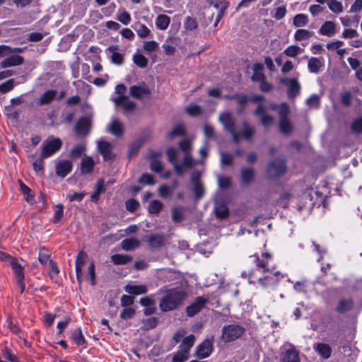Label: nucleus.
<instances>
[{
	"label": "nucleus",
	"instance_id": "e2e57ef3",
	"mask_svg": "<svg viewBox=\"0 0 362 362\" xmlns=\"http://www.w3.org/2000/svg\"><path fill=\"white\" fill-rule=\"evenodd\" d=\"M64 216V206L62 204H59L57 205L56 209L54 211V222L58 223L59 222Z\"/></svg>",
	"mask_w": 362,
	"mask_h": 362
},
{
	"label": "nucleus",
	"instance_id": "5701e85b",
	"mask_svg": "<svg viewBox=\"0 0 362 362\" xmlns=\"http://www.w3.org/2000/svg\"><path fill=\"white\" fill-rule=\"evenodd\" d=\"M354 305L353 300L351 298H341L337 305L335 310L339 313H344L352 309Z\"/></svg>",
	"mask_w": 362,
	"mask_h": 362
},
{
	"label": "nucleus",
	"instance_id": "0eeeda50",
	"mask_svg": "<svg viewBox=\"0 0 362 362\" xmlns=\"http://www.w3.org/2000/svg\"><path fill=\"white\" fill-rule=\"evenodd\" d=\"M208 303V299L202 296L197 297L186 308V313L189 317H193L199 313Z\"/></svg>",
	"mask_w": 362,
	"mask_h": 362
},
{
	"label": "nucleus",
	"instance_id": "7c9ffc66",
	"mask_svg": "<svg viewBox=\"0 0 362 362\" xmlns=\"http://www.w3.org/2000/svg\"><path fill=\"white\" fill-rule=\"evenodd\" d=\"M117 47L115 46H110L107 48V50L112 53L111 55V62L117 65H122L124 62V57L122 54L117 52Z\"/></svg>",
	"mask_w": 362,
	"mask_h": 362
},
{
	"label": "nucleus",
	"instance_id": "f257e3e1",
	"mask_svg": "<svg viewBox=\"0 0 362 362\" xmlns=\"http://www.w3.org/2000/svg\"><path fill=\"white\" fill-rule=\"evenodd\" d=\"M251 262L256 269L243 272V276L247 277L250 284H258L263 288L275 286L284 275L274 265H272V255L270 253H262L259 257L257 255L250 257Z\"/></svg>",
	"mask_w": 362,
	"mask_h": 362
},
{
	"label": "nucleus",
	"instance_id": "a18cd8bd",
	"mask_svg": "<svg viewBox=\"0 0 362 362\" xmlns=\"http://www.w3.org/2000/svg\"><path fill=\"white\" fill-rule=\"evenodd\" d=\"M327 5L329 8L335 13H340L343 11L341 3L337 0H329Z\"/></svg>",
	"mask_w": 362,
	"mask_h": 362
},
{
	"label": "nucleus",
	"instance_id": "8fccbe9b",
	"mask_svg": "<svg viewBox=\"0 0 362 362\" xmlns=\"http://www.w3.org/2000/svg\"><path fill=\"white\" fill-rule=\"evenodd\" d=\"M235 99L236 100L238 104L240 106L239 112H242L244 110L245 106L247 103L249 98L246 95L244 94H235Z\"/></svg>",
	"mask_w": 362,
	"mask_h": 362
},
{
	"label": "nucleus",
	"instance_id": "c756f323",
	"mask_svg": "<svg viewBox=\"0 0 362 362\" xmlns=\"http://www.w3.org/2000/svg\"><path fill=\"white\" fill-rule=\"evenodd\" d=\"M195 341V337L193 334H190L183 338L182 343L180 346V349L185 351V353H189L191 348L193 346Z\"/></svg>",
	"mask_w": 362,
	"mask_h": 362
},
{
	"label": "nucleus",
	"instance_id": "58836bf2",
	"mask_svg": "<svg viewBox=\"0 0 362 362\" xmlns=\"http://www.w3.org/2000/svg\"><path fill=\"white\" fill-rule=\"evenodd\" d=\"M254 177V170L250 168H244L241 170V180L245 184H249Z\"/></svg>",
	"mask_w": 362,
	"mask_h": 362
},
{
	"label": "nucleus",
	"instance_id": "1a4fd4ad",
	"mask_svg": "<svg viewBox=\"0 0 362 362\" xmlns=\"http://www.w3.org/2000/svg\"><path fill=\"white\" fill-rule=\"evenodd\" d=\"M214 349L213 340L206 339L197 348L196 355L199 358H206Z\"/></svg>",
	"mask_w": 362,
	"mask_h": 362
},
{
	"label": "nucleus",
	"instance_id": "69168bd1",
	"mask_svg": "<svg viewBox=\"0 0 362 362\" xmlns=\"http://www.w3.org/2000/svg\"><path fill=\"white\" fill-rule=\"evenodd\" d=\"M137 35L141 37H146L149 35L151 30L144 24H139V28L136 29Z\"/></svg>",
	"mask_w": 362,
	"mask_h": 362
},
{
	"label": "nucleus",
	"instance_id": "864d4df0",
	"mask_svg": "<svg viewBox=\"0 0 362 362\" xmlns=\"http://www.w3.org/2000/svg\"><path fill=\"white\" fill-rule=\"evenodd\" d=\"M38 259L42 264H46L47 263L49 264V261H52L50 259V255L45 249L40 250Z\"/></svg>",
	"mask_w": 362,
	"mask_h": 362
},
{
	"label": "nucleus",
	"instance_id": "13d9d810",
	"mask_svg": "<svg viewBox=\"0 0 362 362\" xmlns=\"http://www.w3.org/2000/svg\"><path fill=\"white\" fill-rule=\"evenodd\" d=\"M139 182L144 185H153L155 180L152 175L144 173L139 177Z\"/></svg>",
	"mask_w": 362,
	"mask_h": 362
},
{
	"label": "nucleus",
	"instance_id": "6e6d98bb",
	"mask_svg": "<svg viewBox=\"0 0 362 362\" xmlns=\"http://www.w3.org/2000/svg\"><path fill=\"white\" fill-rule=\"evenodd\" d=\"M189 354L179 350L173 356V362H185L188 359Z\"/></svg>",
	"mask_w": 362,
	"mask_h": 362
},
{
	"label": "nucleus",
	"instance_id": "423d86ee",
	"mask_svg": "<svg viewBox=\"0 0 362 362\" xmlns=\"http://www.w3.org/2000/svg\"><path fill=\"white\" fill-rule=\"evenodd\" d=\"M290 108L284 105L280 111L279 129L281 133L289 135L293 131V125L288 119Z\"/></svg>",
	"mask_w": 362,
	"mask_h": 362
},
{
	"label": "nucleus",
	"instance_id": "a878e982",
	"mask_svg": "<svg viewBox=\"0 0 362 362\" xmlns=\"http://www.w3.org/2000/svg\"><path fill=\"white\" fill-rule=\"evenodd\" d=\"M11 268L13 271L15 276L18 280L25 279L24 276V267L15 259L11 264Z\"/></svg>",
	"mask_w": 362,
	"mask_h": 362
},
{
	"label": "nucleus",
	"instance_id": "603ef678",
	"mask_svg": "<svg viewBox=\"0 0 362 362\" xmlns=\"http://www.w3.org/2000/svg\"><path fill=\"white\" fill-rule=\"evenodd\" d=\"M158 48V44L156 41H146L144 42L143 49L147 52L150 53L157 50Z\"/></svg>",
	"mask_w": 362,
	"mask_h": 362
},
{
	"label": "nucleus",
	"instance_id": "a19ab883",
	"mask_svg": "<svg viewBox=\"0 0 362 362\" xmlns=\"http://www.w3.org/2000/svg\"><path fill=\"white\" fill-rule=\"evenodd\" d=\"M185 134V128L183 124L179 123L174 126L173 130L169 133L168 137L173 139L176 136H182Z\"/></svg>",
	"mask_w": 362,
	"mask_h": 362
},
{
	"label": "nucleus",
	"instance_id": "5fc2aeb1",
	"mask_svg": "<svg viewBox=\"0 0 362 362\" xmlns=\"http://www.w3.org/2000/svg\"><path fill=\"white\" fill-rule=\"evenodd\" d=\"M351 130L356 134H362V117L356 119L351 124Z\"/></svg>",
	"mask_w": 362,
	"mask_h": 362
},
{
	"label": "nucleus",
	"instance_id": "dca6fc26",
	"mask_svg": "<svg viewBox=\"0 0 362 362\" xmlns=\"http://www.w3.org/2000/svg\"><path fill=\"white\" fill-rule=\"evenodd\" d=\"M88 259L86 253L81 251L78 253L76 259V278L79 283L82 281V268Z\"/></svg>",
	"mask_w": 362,
	"mask_h": 362
},
{
	"label": "nucleus",
	"instance_id": "774afa93",
	"mask_svg": "<svg viewBox=\"0 0 362 362\" xmlns=\"http://www.w3.org/2000/svg\"><path fill=\"white\" fill-rule=\"evenodd\" d=\"M117 20L124 25H128L131 21V16L128 12L123 11L118 13Z\"/></svg>",
	"mask_w": 362,
	"mask_h": 362
},
{
	"label": "nucleus",
	"instance_id": "e433bc0d",
	"mask_svg": "<svg viewBox=\"0 0 362 362\" xmlns=\"http://www.w3.org/2000/svg\"><path fill=\"white\" fill-rule=\"evenodd\" d=\"M313 35V33L305 30L298 29L294 34V39L296 41H303L310 39Z\"/></svg>",
	"mask_w": 362,
	"mask_h": 362
},
{
	"label": "nucleus",
	"instance_id": "09e8293b",
	"mask_svg": "<svg viewBox=\"0 0 362 362\" xmlns=\"http://www.w3.org/2000/svg\"><path fill=\"white\" fill-rule=\"evenodd\" d=\"M163 208V204L158 200H153L148 206V211L150 214H158Z\"/></svg>",
	"mask_w": 362,
	"mask_h": 362
},
{
	"label": "nucleus",
	"instance_id": "2eb2a0df",
	"mask_svg": "<svg viewBox=\"0 0 362 362\" xmlns=\"http://www.w3.org/2000/svg\"><path fill=\"white\" fill-rule=\"evenodd\" d=\"M98 147L100 154L103 157L104 160L108 161L112 160V146L110 143L105 141H100L98 142Z\"/></svg>",
	"mask_w": 362,
	"mask_h": 362
},
{
	"label": "nucleus",
	"instance_id": "9d476101",
	"mask_svg": "<svg viewBox=\"0 0 362 362\" xmlns=\"http://www.w3.org/2000/svg\"><path fill=\"white\" fill-rule=\"evenodd\" d=\"M283 83L288 86L287 95L289 98H294L300 93L301 86L296 78H286Z\"/></svg>",
	"mask_w": 362,
	"mask_h": 362
},
{
	"label": "nucleus",
	"instance_id": "393cba45",
	"mask_svg": "<svg viewBox=\"0 0 362 362\" xmlns=\"http://www.w3.org/2000/svg\"><path fill=\"white\" fill-rule=\"evenodd\" d=\"M323 61L317 57H311L308 63V68L310 72L317 74L323 66Z\"/></svg>",
	"mask_w": 362,
	"mask_h": 362
},
{
	"label": "nucleus",
	"instance_id": "20e7f679",
	"mask_svg": "<svg viewBox=\"0 0 362 362\" xmlns=\"http://www.w3.org/2000/svg\"><path fill=\"white\" fill-rule=\"evenodd\" d=\"M244 332L245 329L243 326L230 324L223 327L221 338L224 341L230 342L240 338Z\"/></svg>",
	"mask_w": 362,
	"mask_h": 362
},
{
	"label": "nucleus",
	"instance_id": "680f3d73",
	"mask_svg": "<svg viewBox=\"0 0 362 362\" xmlns=\"http://www.w3.org/2000/svg\"><path fill=\"white\" fill-rule=\"evenodd\" d=\"M173 188H171L165 185L160 186V187L158 188L159 195L162 198H166V197H169L173 193Z\"/></svg>",
	"mask_w": 362,
	"mask_h": 362
},
{
	"label": "nucleus",
	"instance_id": "a211bd4d",
	"mask_svg": "<svg viewBox=\"0 0 362 362\" xmlns=\"http://www.w3.org/2000/svg\"><path fill=\"white\" fill-rule=\"evenodd\" d=\"M281 362H300L298 352L297 350L291 347L281 354Z\"/></svg>",
	"mask_w": 362,
	"mask_h": 362
},
{
	"label": "nucleus",
	"instance_id": "ea45409f",
	"mask_svg": "<svg viewBox=\"0 0 362 362\" xmlns=\"http://www.w3.org/2000/svg\"><path fill=\"white\" fill-rule=\"evenodd\" d=\"M71 338L77 345H83L86 342L81 328H78L72 332Z\"/></svg>",
	"mask_w": 362,
	"mask_h": 362
},
{
	"label": "nucleus",
	"instance_id": "f3484780",
	"mask_svg": "<svg viewBox=\"0 0 362 362\" xmlns=\"http://www.w3.org/2000/svg\"><path fill=\"white\" fill-rule=\"evenodd\" d=\"M336 24L332 21L325 22L319 29V33L321 35L327 37H332L336 33Z\"/></svg>",
	"mask_w": 362,
	"mask_h": 362
},
{
	"label": "nucleus",
	"instance_id": "79ce46f5",
	"mask_svg": "<svg viewBox=\"0 0 362 362\" xmlns=\"http://www.w3.org/2000/svg\"><path fill=\"white\" fill-rule=\"evenodd\" d=\"M134 63L140 68H146L148 64L147 58L141 54L136 53L133 56Z\"/></svg>",
	"mask_w": 362,
	"mask_h": 362
},
{
	"label": "nucleus",
	"instance_id": "c03bdc74",
	"mask_svg": "<svg viewBox=\"0 0 362 362\" xmlns=\"http://www.w3.org/2000/svg\"><path fill=\"white\" fill-rule=\"evenodd\" d=\"M172 218L175 223L182 221L184 218V213L182 207H175L172 210Z\"/></svg>",
	"mask_w": 362,
	"mask_h": 362
},
{
	"label": "nucleus",
	"instance_id": "052dcab7",
	"mask_svg": "<svg viewBox=\"0 0 362 362\" xmlns=\"http://www.w3.org/2000/svg\"><path fill=\"white\" fill-rule=\"evenodd\" d=\"M193 192L197 199H200L204 194V188L202 182L193 184Z\"/></svg>",
	"mask_w": 362,
	"mask_h": 362
},
{
	"label": "nucleus",
	"instance_id": "4c0bfd02",
	"mask_svg": "<svg viewBox=\"0 0 362 362\" xmlns=\"http://www.w3.org/2000/svg\"><path fill=\"white\" fill-rule=\"evenodd\" d=\"M303 52V49L300 48L296 45H293L286 47L284 51V54L287 57L294 58L298 54H301Z\"/></svg>",
	"mask_w": 362,
	"mask_h": 362
},
{
	"label": "nucleus",
	"instance_id": "473e14b6",
	"mask_svg": "<svg viewBox=\"0 0 362 362\" xmlns=\"http://www.w3.org/2000/svg\"><path fill=\"white\" fill-rule=\"evenodd\" d=\"M94 166V162L92 158L86 156L83 158L81 163V173L88 174L92 172Z\"/></svg>",
	"mask_w": 362,
	"mask_h": 362
},
{
	"label": "nucleus",
	"instance_id": "72a5a7b5",
	"mask_svg": "<svg viewBox=\"0 0 362 362\" xmlns=\"http://www.w3.org/2000/svg\"><path fill=\"white\" fill-rule=\"evenodd\" d=\"M112 262L117 265L126 264L132 260L129 255L115 254L111 256Z\"/></svg>",
	"mask_w": 362,
	"mask_h": 362
},
{
	"label": "nucleus",
	"instance_id": "f8f14e48",
	"mask_svg": "<svg viewBox=\"0 0 362 362\" xmlns=\"http://www.w3.org/2000/svg\"><path fill=\"white\" fill-rule=\"evenodd\" d=\"M267 107L263 105H259L257 108L255 110L254 114L261 118V124L264 127H269L274 122L272 116L266 114Z\"/></svg>",
	"mask_w": 362,
	"mask_h": 362
},
{
	"label": "nucleus",
	"instance_id": "0e129e2a",
	"mask_svg": "<svg viewBox=\"0 0 362 362\" xmlns=\"http://www.w3.org/2000/svg\"><path fill=\"white\" fill-rule=\"evenodd\" d=\"M13 88V79H9L0 84V93H5Z\"/></svg>",
	"mask_w": 362,
	"mask_h": 362
},
{
	"label": "nucleus",
	"instance_id": "de8ad7c7",
	"mask_svg": "<svg viewBox=\"0 0 362 362\" xmlns=\"http://www.w3.org/2000/svg\"><path fill=\"white\" fill-rule=\"evenodd\" d=\"M229 6V4L228 1L225 0H221V7L218 11V15L216 16V21L214 23V26H217L218 22L221 21V19L223 18L224 13L226 10L228 8Z\"/></svg>",
	"mask_w": 362,
	"mask_h": 362
},
{
	"label": "nucleus",
	"instance_id": "6e6552de",
	"mask_svg": "<svg viewBox=\"0 0 362 362\" xmlns=\"http://www.w3.org/2000/svg\"><path fill=\"white\" fill-rule=\"evenodd\" d=\"M286 171V163L282 159H276L269 163L267 169L270 177H276L283 175Z\"/></svg>",
	"mask_w": 362,
	"mask_h": 362
},
{
	"label": "nucleus",
	"instance_id": "338daca9",
	"mask_svg": "<svg viewBox=\"0 0 362 362\" xmlns=\"http://www.w3.org/2000/svg\"><path fill=\"white\" fill-rule=\"evenodd\" d=\"M135 314V310L131 307L125 308L120 314V317L123 320H129L133 317Z\"/></svg>",
	"mask_w": 362,
	"mask_h": 362
},
{
	"label": "nucleus",
	"instance_id": "ddd939ff",
	"mask_svg": "<svg viewBox=\"0 0 362 362\" xmlns=\"http://www.w3.org/2000/svg\"><path fill=\"white\" fill-rule=\"evenodd\" d=\"M73 165L70 160H61L56 164L55 173L57 175L64 178L71 171Z\"/></svg>",
	"mask_w": 362,
	"mask_h": 362
},
{
	"label": "nucleus",
	"instance_id": "3c124183",
	"mask_svg": "<svg viewBox=\"0 0 362 362\" xmlns=\"http://www.w3.org/2000/svg\"><path fill=\"white\" fill-rule=\"evenodd\" d=\"M85 146L79 144L76 146L70 152V156L72 158H78L82 156L85 151Z\"/></svg>",
	"mask_w": 362,
	"mask_h": 362
},
{
	"label": "nucleus",
	"instance_id": "7ed1b4c3",
	"mask_svg": "<svg viewBox=\"0 0 362 362\" xmlns=\"http://www.w3.org/2000/svg\"><path fill=\"white\" fill-rule=\"evenodd\" d=\"M218 121L223 124L226 131L229 132L235 143H238L241 140L240 132L235 130V121L229 111H225L220 114Z\"/></svg>",
	"mask_w": 362,
	"mask_h": 362
},
{
	"label": "nucleus",
	"instance_id": "6ab92c4d",
	"mask_svg": "<svg viewBox=\"0 0 362 362\" xmlns=\"http://www.w3.org/2000/svg\"><path fill=\"white\" fill-rule=\"evenodd\" d=\"M23 58L20 55H11L4 59L0 64L1 67L6 68L18 66L23 63Z\"/></svg>",
	"mask_w": 362,
	"mask_h": 362
},
{
	"label": "nucleus",
	"instance_id": "37998d69",
	"mask_svg": "<svg viewBox=\"0 0 362 362\" xmlns=\"http://www.w3.org/2000/svg\"><path fill=\"white\" fill-rule=\"evenodd\" d=\"M21 52H22V48H20V47L12 48L7 45H0V57H5L11 53Z\"/></svg>",
	"mask_w": 362,
	"mask_h": 362
},
{
	"label": "nucleus",
	"instance_id": "39448f33",
	"mask_svg": "<svg viewBox=\"0 0 362 362\" xmlns=\"http://www.w3.org/2000/svg\"><path fill=\"white\" fill-rule=\"evenodd\" d=\"M62 142L58 138H52L45 141L42 144L41 157L49 158L55 153L62 147Z\"/></svg>",
	"mask_w": 362,
	"mask_h": 362
},
{
	"label": "nucleus",
	"instance_id": "c9c22d12",
	"mask_svg": "<svg viewBox=\"0 0 362 362\" xmlns=\"http://www.w3.org/2000/svg\"><path fill=\"white\" fill-rule=\"evenodd\" d=\"M214 213L217 218L224 219L228 216L229 211L225 204H219L215 206Z\"/></svg>",
	"mask_w": 362,
	"mask_h": 362
},
{
	"label": "nucleus",
	"instance_id": "f704fd0d",
	"mask_svg": "<svg viewBox=\"0 0 362 362\" xmlns=\"http://www.w3.org/2000/svg\"><path fill=\"white\" fill-rule=\"evenodd\" d=\"M309 18L306 14L298 13L293 17V25L296 28L305 27L308 23Z\"/></svg>",
	"mask_w": 362,
	"mask_h": 362
},
{
	"label": "nucleus",
	"instance_id": "412c9836",
	"mask_svg": "<svg viewBox=\"0 0 362 362\" xmlns=\"http://www.w3.org/2000/svg\"><path fill=\"white\" fill-rule=\"evenodd\" d=\"M314 349L324 359H328L331 356L332 349L329 345L327 344H316L314 345Z\"/></svg>",
	"mask_w": 362,
	"mask_h": 362
},
{
	"label": "nucleus",
	"instance_id": "4468645a",
	"mask_svg": "<svg viewBox=\"0 0 362 362\" xmlns=\"http://www.w3.org/2000/svg\"><path fill=\"white\" fill-rule=\"evenodd\" d=\"M90 120L87 117H81L78 120L76 124V133L78 136H86L90 129Z\"/></svg>",
	"mask_w": 362,
	"mask_h": 362
},
{
	"label": "nucleus",
	"instance_id": "4be33fe9",
	"mask_svg": "<svg viewBox=\"0 0 362 362\" xmlns=\"http://www.w3.org/2000/svg\"><path fill=\"white\" fill-rule=\"evenodd\" d=\"M237 132H240L241 134V139H244L247 141H250L252 139V136L255 133V129L254 127L250 126L247 122H244L242 124V129L240 131H237Z\"/></svg>",
	"mask_w": 362,
	"mask_h": 362
},
{
	"label": "nucleus",
	"instance_id": "4d7b16f0",
	"mask_svg": "<svg viewBox=\"0 0 362 362\" xmlns=\"http://www.w3.org/2000/svg\"><path fill=\"white\" fill-rule=\"evenodd\" d=\"M182 164L185 168H191L195 165L196 163L191 154L189 153H187L184 156Z\"/></svg>",
	"mask_w": 362,
	"mask_h": 362
},
{
	"label": "nucleus",
	"instance_id": "bf43d9fd",
	"mask_svg": "<svg viewBox=\"0 0 362 362\" xmlns=\"http://www.w3.org/2000/svg\"><path fill=\"white\" fill-rule=\"evenodd\" d=\"M184 27L187 30H194L197 27L196 20L193 18L188 16L185 21Z\"/></svg>",
	"mask_w": 362,
	"mask_h": 362
},
{
	"label": "nucleus",
	"instance_id": "b1692460",
	"mask_svg": "<svg viewBox=\"0 0 362 362\" xmlns=\"http://www.w3.org/2000/svg\"><path fill=\"white\" fill-rule=\"evenodd\" d=\"M140 241L136 238H126L121 242V247L125 251H132L140 247Z\"/></svg>",
	"mask_w": 362,
	"mask_h": 362
},
{
	"label": "nucleus",
	"instance_id": "f03ea898",
	"mask_svg": "<svg viewBox=\"0 0 362 362\" xmlns=\"http://www.w3.org/2000/svg\"><path fill=\"white\" fill-rule=\"evenodd\" d=\"M187 296V293L184 290L178 288L169 289L160 300L159 308L163 312L173 310L182 303Z\"/></svg>",
	"mask_w": 362,
	"mask_h": 362
},
{
	"label": "nucleus",
	"instance_id": "cd10ccee",
	"mask_svg": "<svg viewBox=\"0 0 362 362\" xmlns=\"http://www.w3.org/2000/svg\"><path fill=\"white\" fill-rule=\"evenodd\" d=\"M124 290L129 294L140 295L144 294L147 292L148 289L145 285H127Z\"/></svg>",
	"mask_w": 362,
	"mask_h": 362
},
{
	"label": "nucleus",
	"instance_id": "aec40b11",
	"mask_svg": "<svg viewBox=\"0 0 362 362\" xmlns=\"http://www.w3.org/2000/svg\"><path fill=\"white\" fill-rule=\"evenodd\" d=\"M147 243L151 248H158L164 244V236L160 234H151L147 238Z\"/></svg>",
	"mask_w": 362,
	"mask_h": 362
},
{
	"label": "nucleus",
	"instance_id": "9b49d317",
	"mask_svg": "<svg viewBox=\"0 0 362 362\" xmlns=\"http://www.w3.org/2000/svg\"><path fill=\"white\" fill-rule=\"evenodd\" d=\"M129 93L132 97L141 100L145 96L150 95L151 90L145 83H142L139 86H131L129 88Z\"/></svg>",
	"mask_w": 362,
	"mask_h": 362
},
{
	"label": "nucleus",
	"instance_id": "bb28decb",
	"mask_svg": "<svg viewBox=\"0 0 362 362\" xmlns=\"http://www.w3.org/2000/svg\"><path fill=\"white\" fill-rule=\"evenodd\" d=\"M57 94V90H47L39 98L37 103L40 105H47L50 103L56 98Z\"/></svg>",
	"mask_w": 362,
	"mask_h": 362
},
{
	"label": "nucleus",
	"instance_id": "49530a36",
	"mask_svg": "<svg viewBox=\"0 0 362 362\" xmlns=\"http://www.w3.org/2000/svg\"><path fill=\"white\" fill-rule=\"evenodd\" d=\"M19 185L22 193L25 197V200L28 202H32L33 201L34 196L31 194V189L21 180H19Z\"/></svg>",
	"mask_w": 362,
	"mask_h": 362
},
{
	"label": "nucleus",
	"instance_id": "c85d7f7f",
	"mask_svg": "<svg viewBox=\"0 0 362 362\" xmlns=\"http://www.w3.org/2000/svg\"><path fill=\"white\" fill-rule=\"evenodd\" d=\"M108 131L115 136H120L123 133V127L121 122L115 119L108 127Z\"/></svg>",
	"mask_w": 362,
	"mask_h": 362
},
{
	"label": "nucleus",
	"instance_id": "2f4dec72",
	"mask_svg": "<svg viewBox=\"0 0 362 362\" xmlns=\"http://www.w3.org/2000/svg\"><path fill=\"white\" fill-rule=\"evenodd\" d=\"M170 23V18L164 14H160L157 16L156 20V25L157 28L161 30H165L168 28Z\"/></svg>",
	"mask_w": 362,
	"mask_h": 362
}]
</instances>
